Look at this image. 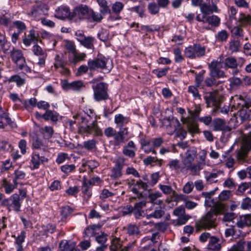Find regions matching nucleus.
<instances>
[{
    "label": "nucleus",
    "mask_w": 251,
    "mask_h": 251,
    "mask_svg": "<svg viewBox=\"0 0 251 251\" xmlns=\"http://www.w3.org/2000/svg\"><path fill=\"white\" fill-rule=\"evenodd\" d=\"M221 68L220 61L217 60H213L208 64L209 76L207 77L204 81L205 84L207 87L218 85L220 82V81H217L216 79L226 77L225 72L221 69Z\"/></svg>",
    "instance_id": "nucleus-1"
},
{
    "label": "nucleus",
    "mask_w": 251,
    "mask_h": 251,
    "mask_svg": "<svg viewBox=\"0 0 251 251\" xmlns=\"http://www.w3.org/2000/svg\"><path fill=\"white\" fill-rule=\"evenodd\" d=\"M223 208L222 205H220L219 207H216L215 212L210 210L205 215L202 216L201 220L196 223L197 230L199 231L201 228L209 229L215 228L216 226L217 214L220 212Z\"/></svg>",
    "instance_id": "nucleus-2"
},
{
    "label": "nucleus",
    "mask_w": 251,
    "mask_h": 251,
    "mask_svg": "<svg viewBox=\"0 0 251 251\" xmlns=\"http://www.w3.org/2000/svg\"><path fill=\"white\" fill-rule=\"evenodd\" d=\"M233 107L238 110L240 116L243 118H247V109L251 106V99L246 95H235L233 97Z\"/></svg>",
    "instance_id": "nucleus-3"
},
{
    "label": "nucleus",
    "mask_w": 251,
    "mask_h": 251,
    "mask_svg": "<svg viewBox=\"0 0 251 251\" xmlns=\"http://www.w3.org/2000/svg\"><path fill=\"white\" fill-rule=\"evenodd\" d=\"M89 119L86 117H81V122L84 124L80 127V130L84 133L93 134L94 136H102V132L98 126L97 121L94 120L92 122L89 121L91 117L88 115Z\"/></svg>",
    "instance_id": "nucleus-4"
},
{
    "label": "nucleus",
    "mask_w": 251,
    "mask_h": 251,
    "mask_svg": "<svg viewBox=\"0 0 251 251\" xmlns=\"http://www.w3.org/2000/svg\"><path fill=\"white\" fill-rule=\"evenodd\" d=\"M204 99L208 107H213V112H216L220 108L221 104L224 100L223 95L218 91L206 93Z\"/></svg>",
    "instance_id": "nucleus-5"
},
{
    "label": "nucleus",
    "mask_w": 251,
    "mask_h": 251,
    "mask_svg": "<svg viewBox=\"0 0 251 251\" xmlns=\"http://www.w3.org/2000/svg\"><path fill=\"white\" fill-rule=\"evenodd\" d=\"M94 99L96 101H105L109 99L108 85L104 82H99L93 85Z\"/></svg>",
    "instance_id": "nucleus-6"
},
{
    "label": "nucleus",
    "mask_w": 251,
    "mask_h": 251,
    "mask_svg": "<svg viewBox=\"0 0 251 251\" xmlns=\"http://www.w3.org/2000/svg\"><path fill=\"white\" fill-rule=\"evenodd\" d=\"M21 198L18 194H14L9 198L2 200L1 201V205L7 207L9 211L12 208L16 212L21 211Z\"/></svg>",
    "instance_id": "nucleus-7"
},
{
    "label": "nucleus",
    "mask_w": 251,
    "mask_h": 251,
    "mask_svg": "<svg viewBox=\"0 0 251 251\" xmlns=\"http://www.w3.org/2000/svg\"><path fill=\"white\" fill-rule=\"evenodd\" d=\"M189 93L193 94L195 100L194 107L192 106L191 109H189V114L193 119L196 120L201 111L200 104L201 96L199 94L198 89L194 86H189Z\"/></svg>",
    "instance_id": "nucleus-8"
},
{
    "label": "nucleus",
    "mask_w": 251,
    "mask_h": 251,
    "mask_svg": "<svg viewBox=\"0 0 251 251\" xmlns=\"http://www.w3.org/2000/svg\"><path fill=\"white\" fill-rule=\"evenodd\" d=\"M250 150H251V132L244 137L243 146L237 151V159L239 161L244 160L247 156Z\"/></svg>",
    "instance_id": "nucleus-9"
},
{
    "label": "nucleus",
    "mask_w": 251,
    "mask_h": 251,
    "mask_svg": "<svg viewBox=\"0 0 251 251\" xmlns=\"http://www.w3.org/2000/svg\"><path fill=\"white\" fill-rule=\"evenodd\" d=\"M198 116H199V115ZM198 119H199L201 122L203 123L207 126L209 125L212 122V118L210 116H207L201 118H199V117H198L195 120L193 119L189 114V133L193 134L198 133L199 132L198 125L197 123Z\"/></svg>",
    "instance_id": "nucleus-10"
},
{
    "label": "nucleus",
    "mask_w": 251,
    "mask_h": 251,
    "mask_svg": "<svg viewBox=\"0 0 251 251\" xmlns=\"http://www.w3.org/2000/svg\"><path fill=\"white\" fill-rule=\"evenodd\" d=\"M90 7L86 4H80L75 6L73 10V19L79 21L86 20Z\"/></svg>",
    "instance_id": "nucleus-11"
},
{
    "label": "nucleus",
    "mask_w": 251,
    "mask_h": 251,
    "mask_svg": "<svg viewBox=\"0 0 251 251\" xmlns=\"http://www.w3.org/2000/svg\"><path fill=\"white\" fill-rule=\"evenodd\" d=\"M188 149L187 150L184 154V156L182 159V165L179 166L178 161L177 160H173L170 162L169 166L175 170L180 168V171L183 173L187 174L188 170Z\"/></svg>",
    "instance_id": "nucleus-12"
},
{
    "label": "nucleus",
    "mask_w": 251,
    "mask_h": 251,
    "mask_svg": "<svg viewBox=\"0 0 251 251\" xmlns=\"http://www.w3.org/2000/svg\"><path fill=\"white\" fill-rule=\"evenodd\" d=\"M124 6V4L121 2L116 1L113 3L112 5L111 14L108 18V20L114 21L121 20L122 17L120 16V13L123 9Z\"/></svg>",
    "instance_id": "nucleus-13"
},
{
    "label": "nucleus",
    "mask_w": 251,
    "mask_h": 251,
    "mask_svg": "<svg viewBox=\"0 0 251 251\" xmlns=\"http://www.w3.org/2000/svg\"><path fill=\"white\" fill-rule=\"evenodd\" d=\"M83 87H84V85L81 80L75 81L71 83L68 82L66 80L62 81V88L65 91H80Z\"/></svg>",
    "instance_id": "nucleus-14"
},
{
    "label": "nucleus",
    "mask_w": 251,
    "mask_h": 251,
    "mask_svg": "<svg viewBox=\"0 0 251 251\" xmlns=\"http://www.w3.org/2000/svg\"><path fill=\"white\" fill-rule=\"evenodd\" d=\"M162 124L163 126L168 129L170 128L172 131L177 130L181 125L178 119L174 117L164 118L162 121Z\"/></svg>",
    "instance_id": "nucleus-15"
},
{
    "label": "nucleus",
    "mask_w": 251,
    "mask_h": 251,
    "mask_svg": "<svg viewBox=\"0 0 251 251\" xmlns=\"http://www.w3.org/2000/svg\"><path fill=\"white\" fill-rule=\"evenodd\" d=\"M55 17L60 19H73V11L71 12L69 7L61 6L55 10Z\"/></svg>",
    "instance_id": "nucleus-16"
},
{
    "label": "nucleus",
    "mask_w": 251,
    "mask_h": 251,
    "mask_svg": "<svg viewBox=\"0 0 251 251\" xmlns=\"http://www.w3.org/2000/svg\"><path fill=\"white\" fill-rule=\"evenodd\" d=\"M173 214L178 217L177 225L179 226L185 224L188 220V216L185 214V209L183 206H180L175 209Z\"/></svg>",
    "instance_id": "nucleus-17"
},
{
    "label": "nucleus",
    "mask_w": 251,
    "mask_h": 251,
    "mask_svg": "<svg viewBox=\"0 0 251 251\" xmlns=\"http://www.w3.org/2000/svg\"><path fill=\"white\" fill-rule=\"evenodd\" d=\"M205 48L200 45L195 44L193 47L189 46V58H195L205 55Z\"/></svg>",
    "instance_id": "nucleus-18"
},
{
    "label": "nucleus",
    "mask_w": 251,
    "mask_h": 251,
    "mask_svg": "<svg viewBox=\"0 0 251 251\" xmlns=\"http://www.w3.org/2000/svg\"><path fill=\"white\" fill-rule=\"evenodd\" d=\"M147 202L145 201L136 202L133 206L132 214L134 215L135 219H139L144 213L143 208L146 207Z\"/></svg>",
    "instance_id": "nucleus-19"
},
{
    "label": "nucleus",
    "mask_w": 251,
    "mask_h": 251,
    "mask_svg": "<svg viewBox=\"0 0 251 251\" xmlns=\"http://www.w3.org/2000/svg\"><path fill=\"white\" fill-rule=\"evenodd\" d=\"M11 59L18 67L21 63L25 62V58L23 56L22 51L19 50L13 49L10 52Z\"/></svg>",
    "instance_id": "nucleus-20"
},
{
    "label": "nucleus",
    "mask_w": 251,
    "mask_h": 251,
    "mask_svg": "<svg viewBox=\"0 0 251 251\" xmlns=\"http://www.w3.org/2000/svg\"><path fill=\"white\" fill-rule=\"evenodd\" d=\"M106 62L105 60L96 58L93 60H89L88 65L90 70H94L96 69H104L106 67Z\"/></svg>",
    "instance_id": "nucleus-21"
},
{
    "label": "nucleus",
    "mask_w": 251,
    "mask_h": 251,
    "mask_svg": "<svg viewBox=\"0 0 251 251\" xmlns=\"http://www.w3.org/2000/svg\"><path fill=\"white\" fill-rule=\"evenodd\" d=\"M182 124L177 129L178 131L176 133V136L180 139H184L187 135V131L186 129L188 130V120L187 118H181Z\"/></svg>",
    "instance_id": "nucleus-22"
},
{
    "label": "nucleus",
    "mask_w": 251,
    "mask_h": 251,
    "mask_svg": "<svg viewBox=\"0 0 251 251\" xmlns=\"http://www.w3.org/2000/svg\"><path fill=\"white\" fill-rule=\"evenodd\" d=\"M12 237H14L15 239L14 244L16 251H24V249L23 244L25 241L26 232L25 231H22L18 236H16L15 235H12Z\"/></svg>",
    "instance_id": "nucleus-23"
},
{
    "label": "nucleus",
    "mask_w": 251,
    "mask_h": 251,
    "mask_svg": "<svg viewBox=\"0 0 251 251\" xmlns=\"http://www.w3.org/2000/svg\"><path fill=\"white\" fill-rule=\"evenodd\" d=\"M46 7L45 5H34L32 6L31 10L27 13L30 17L34 18H38L44 14L43 9Z\"/></svg>",
    "instance_id": "nucleus-24"
},
{
    "label": "nucleus",
    "mask_w": 251,
    "mask_h": 251,
    "mask_svg": "<svg viewBox=\"0 0 251 251\" xmlns=\"http://www.w3.org/2000/svg\"><path fill=\"white\" fill-rule=\"evenodd\" d=\"M161 197L162 194L159 192L150 193L148 196L149 202L152 205H161L163 202V200L159 199Z\"/></svg>",
    "instance_id": "nucleus-25"
},
{
    "label": "nucleus",
    "mask_w": 251,
    "mask_h": 251,
    "mask_svg": "<svg viewBox=\"0 0 251 251\" xmlns=\"http://www.w3.org/2000/svg\"><path fill=\"white\" fill-rule=\"evenodd\" d=\"M211 126L214 131H223L226 129V121L225 120L216 118L212 121Z\"/></svg>",
    "instance_id": "nucleus-26"
},
{
    "label": "nucleus",
    "mask_w": 251,
    "mask_h": 251,
    "mask_svg": "<svg viewBox=\"0 0 251 251\" xmlns=\"http://www.w3.org/2000/svg\"><path fill=\"white\" fill-rule=\"evenodd\" d=\"M103 19V16L100 13L95 12L93 9H90L86 20L89 22L100 23Z\"/></svg>",
    "instance_id": "nucleus-27"
},
{
    "label": "nucleus",
    "mask_w": 251,
    "mask_h": 251,
    "mask_svg": "<svg viewBox=\"0 0 251 251\" xmlns=\"http://www.w3.org/2000/svg\"><path fill=\"white\" fill-rule=\"evenodd\" d=\"M236 225L239 228L251 226V214L241 216L237 221Z\"/></svg>",
    "instance_id": "nucleus-28"
},
{
    "label": "nucleus",
    "mask_w": 251,
    "mask_h": 251,
    "mask_svg": "<svg viewBox=\"0 0 251 251\" xmlns=\"http://www.w3.org/2000/svg\"><path fill=\"white\" fill-rule=\"evenodd\" d=\"M148 185L146 184V183L143 182V181L142 180H139L136 181V183L134 184V187L132 188V191L133 193L139 195V197H141L142 193H139V189H143V190H146L148 189Z\"/></svg>",
    "instance_id": "nucleus-29"
},
{
    "label": "nucleus",
    "mask_w": 251,
    "mask_h": 251,
    "mask_svg": "<svg viewBox=\"0 0 251 251\" xmlns=\"http://www.w3.org/2000/svg\"><path fill=\"white\" fill-rule=\"evenodd\" d=\"M101 228L100 225H93L87 226L83 232V237H92L97 234V230Z\"/></svg>",
    "instance_id": "nucleus-30"
},
{
    "label": "nucleus",
    "mask_w": 251,
    "mask_h": 251,
    "mask_svg": "<svg viewBox=\"0 0 251 251\" xmlns=\"http://www.w3.org/2000/svg\"><path fill=\"white\" fill-rule=\"evenodd\" d=\"M208 248L214 251L220 250L221 245L220 239L215 236H211L209 241Z\"/></svg>",
    "instance_id": "nucleus-31"
},
{
    "label": "nucleus",
    "mask_w": 251,
    "mask_h": 251,
    "mask_svg": "<svg viewBox=\"0 0 251 251\" xmlns=\"http://www.w3.org/2000/svg\"><path fill=\"white\" fill-rule=\"evenodd\" d=\"M97 1L100 7V11L102 16L106 14H111V9L106 0H97Z\"/></svg>",
    "instance_id": "nucleus-32"
},
{
    "label": "nucleus",
    "mask_w": 251,
    "mask_h": 251,
    "mask_svg": "<svg viewBox=\"0 0 251 251\" xmlns=\"http://www.w3.org/2000/svg\"><path fill=\"white\" fill-rule=\"evenodd\" d=\"M94 38L92 36H85L79 42L84 47L88 49H94Z\"/></svg>",
    "instance_id": "nucleus-33"
},
{
    "label": "nucleus",
    "mask_w": 251,
    "mask_h": 251,
    "mask_svg": "<svg viewBox=\"0 0 251 251\" xmlns=\"http://www.w3.org/2000/svg\"><path fill=\"white\" fill-rule=\"evenodd\" d=\"M91 186L87 182V179L85 177L83 178V186L81 188L82 193L84 194L85 198L89 199L92 195L90 191Z\"/></svg>",
    "instance_id": "nucleus-34"
},
{
    "label": "nucleus",
    "mask_w": 251,
    "mask_h": 251,
    "mask_svg": "<svg viewBox=\"0 0 251 251\" xmlns=\"http://www.w3.org/2000/svg\"><path fill=\"white\" fill-rule=\"evenodd\" d=\"M201 11L203 14L206 16L213 12H217L218 8L215 4L211 5L204 4L201 6Z\"/></svg>",
    "instance_id": "nucleus-35"
},
{
    "label": "nucleus",
    "mask_w": 251,
    "mask_h": 251,
    "mask_svg": "<svg viewBox=\"0 0 251 251\" xmlns=\"http://www.w3.org/2000/svg\"><path fill=\"white\" fill-rule=\"evenodd\" d=\"M238 22L241 26H244L251 23V16L244 13H241Z\"/></svg>",
    "instance_id": "nucleus-36"
},
{
    "label": "nucleus",
    "mask_w": 251,
    "mask_h": 251,
    "mask_svg": "<svg viewBox=\"0 0 251 251\" xmlns=\"http://www.w3.org/2000/svg\"><path fill=\"white\" fill-rule=\"evenodd\" d=\"M203 18L205 19V20H203V23H208L209 24L215 26H218L220 22V18L215 15L204 16Z\"/></svg>",
    "instance_id": "nucleus-37"
},
{
    "label": "nucleus",
    "mask_w": 251,
    "mask_h": 251,
    "mask_svg": "<svg viewBox=\"0 0 251 251\" xmlns=\"http://www.w3.org/2000/svg\"><path fill=\"white\" fill-rule=\"evenodd\" d=\"M160 8L161 7L154 1L150 2L148 5V10L152 15L158 14Z\"/></svg>",
    "instance_id": "nucleus-38"
},
{
    "label": "nucleus",
    "mask_w": 251,
    "mask_h": 251,
    "mask_svg": "<svg viewBox=\"0 0 251 251\" xmlns=\"http://www.w3.org/2000/svg\"><path fill=\"white\" fill-rule=\"evenodd\" d=\"M224 64L226 67L232 69H236L238 66L236 59L233 57L226 58L224 60Z\"/></svg>",
    "instance_id": "nucleus-39"
},
{
    "label": "nucleus",
    "mask_w": 251,
    "mask_h": 251,
    "mask_svg": "<svg viewBox=\"0 0 251 251\" xmlns=\"http://www.w3.org/2000/svg\"><path fill=\"white\" fill-rule=\"evenodd\" d=\"M14 178L13 179V183L16 186L18 184V181L20 180H24L25 177V174L21 170H16L14 172Z\"/></svg>",
    "instance_id": "nucleus-40"
},
{
    "label": "nucleus",
    "mask_w": 251,
    "mask_h": 251,
    "mask_svg": "<svg viewBox=\"0 0 251 251\" xmlns=\"http://www.w3.org/2000/svg\"><path fill=\"white\" fill-rule=\"evenodd\" d=\"M42 117L45 120H51L52 122H56L58 120V114L51 110H47L46 113L42 115Z\"/></svg>",
    "instance_id": "nucleus-41"
},
{
    "label": "nucleus",
    "mask_w": 251,
    "mask_h": 251,
    "mask_svg": "<svg viewBox=\"0 0 251 251\" xmlns=\"http://www.w3.org/2000/svg\"><path fill=\"white\" fill-rule=\"evenodd\" d=\"M96 143L95 139L85 141L83 143V148L89 151H95L96 150Z\"/></svg>",
    "instance_id": "nucleus-42"
},
{
    "label": "nucleus",
    "mask_w": 251,
    "mask_h": 251,
    "mask_svg": "<svg viewBox=\"0 0 251 251\" xmlns=\"http://www.w3.org/2000/svg\"><path fill=\"white\" fill-rule=\"evenodd\" d=\"M175 201H183L185 202V206L188 207V201H187V197L183 194H177L175 191H173L172 200Z\"/></svg>",
    "instance_id": "nucleus-43"
},
{
    "label": "nucleus",
    "mask_w": 251,
    "mask_h": 251,
    "mask_svg": "<svg viewBox=\"0 0 251 251\" xmlns=\"http://www.w3.org/2000/svg\"><path fill=\"white\" fill-rule=\"evenodd\" d=\"M122 246V241L118 238L114 239L110 247L111 251H121Z\"/></svg>",
    "instance_id": "nucleus-44"
},
{
    "label": "nucleus",
    "mask_w": 251,
    "mask_h": 251,
    "mask_svg": "<svg viewBox=\"0 0 251 251\" xmlns=\"http://www.w3.org/2000/svg\"><path fill=\"white\" fill-rule=\"evenodd\" d=\"M144 164L146 165H151L153 163H156L159 166L162 165L163 160L158 159L156 157L149 156L146 158H145L143 160Z\"/></svg>",
    "instance_id": "nucleus-45"
},
{
    "label": "nucleus",
    "mask_w": 251,
    "mask_h": 251,
    "mask_svg": "<svg viewBox=\"0 0 251 251\" xmlns=\"http://www.w3.org/2000/svg\"><path fill=\"white\" fill-rule=\"evenodd\" d=\"M189 72L195 74L196 83L198 86L200 85V84L203 79V75L205 74V71L203 70H201L200 72L197 74V72H195L194 70H190Z\"/></svg>",
    "instance_id": "nucleus-46"
},
{
    "label": "nucleus",
    "mask_w": 251,
    "mask_h": 251,
    "mask_svg": "<svg viewBox=\"0 0 251 251\" xmlns=\"http://www.w3.org/2000/svg\"><path fill=\"white\" fill-rule=\"evenodd\" d=\"M127 233L131 236L138 235L140 234L138 227L135 225H129L127 227Z\"/></svg>",
    "instance_id": "nucleus-47"
},
{
    "label": "nucleus",
    "mask_w": 251,
    "mask_h": 251,
    "mask_svg": "<svg viewBox=\"0 0 251 251\" xmlns=\"http://www.w3.org/2000/svg\"><path fill=\"white\" fill-rule=\"evenodd\" d=\"M122 168L121 167L115 165L112 170L111 174L110 175L111 177L114 179H117L121 177L122 176Z\"/></svg>",
    "instance_id": "nucleus-48"
},
{
    "label": "nucleus",
    "mask_w": 251,
    "mask_h": 251,
    "mask_svg": "<svg viewBox=\"0 0 251 251\" xmlns=\"http://www.w3.org/2000/svg\"><path fill=\"white\" fill-rule=\"evenodd\" d=\"M2 186L5 189V192L7 194L11 193L14 188H16L14 184V185L11 183L8 182L6 179L3 180Z\"/></svg>",
    "instance_id": "nucleus-49"
},
{
    "label": "nucleus",
    "mask_w": 251,
    "mask_h": 251,
    "mask_svg": "<svg viewBox=\"0 0 251 251\" xmlns=\"http://www.w3.org/2000/svg\"><path fill=\"white\" fill-rule=\"evenodd\" d=\"M33 165V169H36L39 167L40 164V155L39 153H35L33 154L31 159Z\"/></svg>",
    "instance_id": "nucleus-50"
},
{
    "label": "nucleus",
    "mask_w": 251,
    "mask_h": 251,
    "mask_svg": "<svg viewBox=\"0 0 251 251\" xmlns=\"http://www.w3.org/2000/svg\"><path fill=\"white\" fill-rule=\"evenodd\" d=\"M231 32L232 35L236 38L243 36V30L239 25L234 26L231 29Z\"/></svg>",
    "instance_id": "nucleus-51"
},
{
    "label": "nucleus",
    "mask_w": 251,
    "mask_h": 251,
    "mask_svg": "<svg viewBox=\"0 0 251 251\" xmlns=\"http://www.w3.org/2000/svg\"><path fill=\"white\" fill-rule=\"evenodd\" d=\"M33 51L36 55L47 57L46 52L43 50L42 48L38 45H35L33 47Z\"/></svg>",
    "instance_id": "nucleus-52"
},
{
    "label": "nucleus",
    "mask_w": 251,
    "mask_h": 251,
    "mask_svg": "<svg viewBox=\"0 0 251 251\" xmlns=\"http://www.w3.org/2000/svg\"><path fill=\"white\" fill-rule=\"evenodd\" d=\"M107 235L104 232H102L101 234L98 235L96 237V241L100 244H101L100 246H103L104 249L106 248L104 245L107 240Z\"/></svg>",
    "instance_id": "nucleus-53"
},
{
    "label": "nucleus",
    "mask_w": 251,
    "mask_h": 251,
    "mask_svg": "<svg viewBox=\"0 0 251 251\" xmlns=\"http://www.w3.org/2000/svg\"><path fill=\"white\" fill-rule=\"evenodd\" d=\"M114 141L115 144L117 145H119L122 143L125 142L126 140H127V138L125 139V138L122 135L120 132H116L115 134L114 135Z\"/></svg>",
    "instance_id": "nucleus-54"
},
{
    "label": "nucleus",
    "mask_w": 251,
    "mask_h": 251,
    "mask_svg": "<svg viewBox=\"0 0 251 251\" xmlns=\"http://www.w3.org/2000/svg\"><path fill=\"white\" fill-rule=\"evenodd\" d=\"M42 133L44 134V137L47 139L50 138L53 133V129L51 126H45L42 129Z\"/></svg>",
    "instance_id": "nucleus-55"
},
{
    "label": "nucleus",
    "mask_w": 251,
    "mask_h": 251,
    "mask_svg": "<svg viewBox=\"0 0 251 251\" xmlns=\"http://www.w3.org/2000/svg\"><path fill=\"white\" fill-rule=\"evenodd\" d=\"M128 122V118L124 117L122 114L116 115L115 117V122L117 124H120L123 126L124 124L127 123Z\"/></svg>",
    "instance_id": "nucleus-56"
},
{
    "label": "nucleus",
    "mask_w": 251,
    "mask_h": 251,
    "mask_svg": "<svg viewBox=\"0 0 251 251\" xmlns=\"http://www.w3.org/2000/svg\"><path fill=\"white\" fill-rule=\"evenodd\" d=\"M154 218L159 219L161 218L165 214L163 208L160 205L158 207H156L154 211L152 212Z\"/></svg>",
    "instance_id": "nucleus-57"
},
{
    "label": "nucleus",
    "mask_w": 251,
    "mask_h": 251,
    "mask_svg": "<svg viewBox=\"0 0 251 251\" xmlns=\"http://www.w3.org/2000/svg\"><path fill=\"white\" fill-rule=\"evenodd\" d=\"M73 211V209L69 206L62 207L61 210V215L63 218H66Z\"/></svg>",
    "instance_id": "nucleus-58"
},
{
    "label": "nucleus",
    "mask_w": 251,
    "mask_h": 251,
    "mask_svg": "<svg viewBox=\"0 0 251 251\" xmlns=\"http://www.w3.org/2000/svg\"><path fill=\"white\" fill-rule=\"evenodd\" d=\"M201 169L200 164H194L189 166V170L191 171V174L194 176L199 175Z\"/></svg>",
    "instance_id": "nucleus-59"
},
{
    "label": "nucleus",
    "mask_w": 251,
    "mask_h": 251,
    "mask_svg": "<svg viewBox=\"0 0 251 251\" xmlns=\"http://www.w3.org/2000/svg\"><path fill=\"white\" fill-rule=\"evenodd\" d=\"M9 81L11 82H15L17 83V84L18 86H22L23 85L25 82V80L24 79L22 78L19 75H14L12 76Z\"/></svg>",
    "instance_id": "nucleus-60"
},
{
    "label": "nucleus",
    "mask_w": 251,
    "mask_h": 251,
    "mask_svg": "<svg viewBox=\"0 0 251 251\" xmlns=\"http://www.w3.org/2000/svg\"><path fill=\"white\" fill-rule=\"evenodd\" d=\"M169 70V67H166L161 70L156 69L152 71V73L158 77H161L166 75Z\"/></svg>",
    "instance_id": "nucleus-61"
},
{
    "label": "nucleus",
    "mask_w": 251,
    "mask_h": 251,
    "mask_svg": "<svg viewBox=\"0 0 251 251\" xmlns=\"http://www.w3.org/2000/svg\"><path fill=\"white\" fill-rule=\"evenodd\" d=\"M65 47L69 52L72 53H75L76 51L74 43L71 41H66Z\"/></svg>",
    "instance_id": "nucleus-62"
},
{
    "label": "nucleus",
    "mask_w": 251,
    "mask_h": 251,
    "mask_svg": "<svg viewBox=\"0 0 251 251\" xmlns=\"http://www.w3.org/2000/svg\"><path fill=\"white\" fill-rule=\"evenodd\" d=\"M14 25L18 29V32L19 33H22L24 30L26 29V26L25 24L20 21H17L14 22Z\"/></svg>",
    "instance_id": "nucleus-63"
},
{
    "label": "nucleus",
    "mask_w": 251,
    "mask_h": 251,
    "mask_svg": "<svg viewBox=\"0 0 251 251\" xmlns=\"http://www.w3.org/2000/svg\"><path fill=\"white\" fill-rule=\"evenodd\" d=\"M241 208L243 209H251V199L247 197L241 203Z\"/></svg>",
    "instance_id": "nucleus-64"
}]
</instances>
